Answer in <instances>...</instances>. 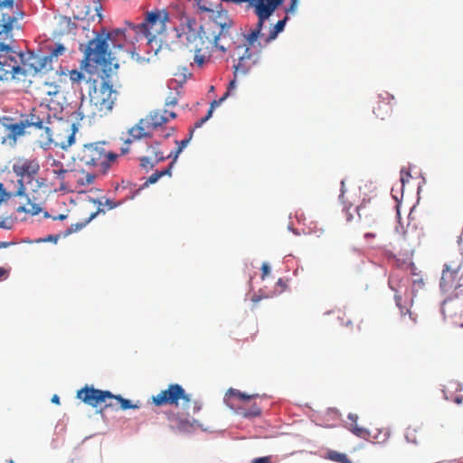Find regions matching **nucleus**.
<instances>
[{"label": "nucleus", "instance_id": "1", "mask_svg": "<svg viewBox=\"0 0 463 463\" xmlns=\"http://www.w3.org/2000/svg\"><path fill=\"white\" fill-rule=\"evenodd\" d=\"M62 112L61 102L49 100L33 107L24 115L29 128L40 131V137L46 145L55 144L65 149L75 141V124L62 120L59 115Z\"/></svg>", "mask_w": 463, "mask_h": 463}, {"label": "nucleus", "instance_id": "2", "mask_svg": "<svg viewBox=\"0 0 463 463\" xmlns=\"http://www.w3.org/2000/svg\"><path fill=\"white\" fill-rule=\"evenodd\" d=\"M24 16V11L14 0H0V80H11L26 74V70L21 66L24 54L12 48L14 31L21 28L19 23Z\"/></svg>", "mask_w": 463, "mask_h": 463}, {"label": "nucleus", "instance_id": "3", "mask_svg": "<svg viewBox=\"0 0 463 463\" xmlns=\"http://www.w3.org/2000/svg\"><path fill=\"white\" fill-rule=\"evenodd\" d=\"M125 40V31L116 29L109 33H105L102 29L101 33H96L95 37L88 42L83 52L84 58L81 61L82 66L90 71V69L101 70L106 71L107 68L111 65L112 48L121 49Z\"/></svg>", "mask_w": 463, "mask_h": 463}, {"label": "nucleus", "instance_id": "4", "mask_svg": "<svg viewBox=\"0 0 463 463\" xmlns=\"http://www.w3.org/2000/svg\"><path fill=\"white\" fill-rule=\"evenodd\" d=\"M118 158V154L105 149L103 143L84 145L78 153L79 162L99 174H105L111 164Z\"/></svg>", "mask_w": 463, "mask_h": 463}, {"label": "nucleus", "instance_id": "5", "mask_svg": "<svg viewBox=\"0 0 463 463\" xmlns=\"http://www.w3.org/2000/svg\"><path fill=\"white\" fill-rule=\"evenodd\" d=\"M77 398L93 408L102 403L105 404V408H118V405L122 410L139 408L137 404H132L131 401L121 395H115L109 391L96 389L89 385H85L78 391Z\"/></svg>", "mask_w": 463, "mask_h": 463}, {"label": "nucleus", "instance_id": "6", "mask_svg": "<svg viewBox=\"0 0 463 463\" xmlns=\"http://www.w3.org/2000/svg\"><path fill=\"white\" fill-rule=\"evenodd\" d=\"M180 402L184 410L192 406L193 414L198 412L202 408V404L197 401H193L191 394L187 393L178 383H171L168 385L167 389L152 396V402L158 407L165 405L178 407Z\"/></svg>", "mask_w": 463, "mask_h": 463}, {"label": "nucleus", "instance_id": "7", "mask_svg": "<svg viewBox=\"0 0 463 463\" xmlns=\"http://www.w3.org/2000/svg\"><path fill=\"white\" fill-rule=\"evenodd\" d=\"M233 3H247L250 7L254 9L258 16L256 27L247 35V41L252 45L259 37L264 36L263 27L267 19L282 4V0H228Z\"/></svg>", "mask_w": 463, "mask_h": 463}, {"label": "nucleus", "instance_id": "8", "mask_svg": "<svg viewBox=\"0 0 463 463\" xmlns=\"http://www.w3.org/2000/svg\"><path fill=\"white\" fill-rule=\"evenodd\" d=\"M26 190L22 197L25 203L17 208L19 213H26L36 215L42 211V204L47 192V184L44 178L36 177L31 183H24Z\"/></svg>", "mask_w": 463, "mask_h": 463}, {"label": "nucleus", "instance_id": "9", "mask_svg": "<svg viewBox=\"0 0 463 463\" xmlns=\"http://www.w3.org/2000/svg\"><path fill=\"white\" fill-rule=\"evenodd\" d=\"M169 19L168 13L165 10H154L147 12L145 20L133 25V30L138 35H142L151 42L157 35L165 31V24Z\"/></svg>", "mask_w": 463, "mask_h": 463}, {"label": "nucleus", "instance_id": "10", "mask_svg": "<svg viewBox=\"0 0 463 463\" xmlns=\"http://www.w3.org/2000/svg\"><path fill=\"white\" fill-rule=\"evenodd\" d=\"M196 24L194 20L188 19L185 24H182L176 29V35L179 38L181 43L186 46L189 52L194 53V61L198 65H203L205 57L201 54V48L199 45H203V42L202 37L199 36L197 31L194 26Z\"/></svg>", "mask_w": 463, "mask_h": 463}, {"label": "nucleus", "instance_id": "11", "mask_svg": "<svg viewBox=\"0 0 463 463\" xmlns=\"http://www.w3.org/2000/svg\"><path fill=\"white\" fill-rule=\"evenodd\" d=\"M117 99V91L113 90V85L103 80L99 88H94L90 92V103L95 108L92 115H106L111 111L115 100Z\"/></svg>", "mask_w": 463, "mask_h": 463}, {"label": "nucleus", "instance_id": "12", "mask_svg": "<svg viewBox=\"0 0 463 463\" xmlns=\"http://www.w3.org/2000/svg\"><path fill=\"white\" fill-rule=\"evenodd\" d=\"M12 169L18 177L16 194H24V183H31V180L38 177L40 165L35 158L20 157L14 162Z\"/></svg>", "mask_w": 463, "mask_h": 463}, {"label": "nucleus", "instance_id": "13", "mask_svg": "<svg viewBox=\"0 0 463 463\" xmlns=\"http://www.w3.org/2000/svg\"><path fill=\"white\" fill-rule=\"evenodd\" d=\"M259 396V394L248 395L239 390L230 388L225 393V402L232 408L237 406L238 413L244 418H250L260 416L261 413L260 408L255 402H253L248 409L243 406H240L237 402L247 404L251 400H254Z\"/></svg>", "mask_w": 463, "mask_h": 463}, {"label": "nucleus", "instance_id": "14", "mask_svg": "<svg viewBox=\"0 0 463 463\" xmlns=\"http://www.w3.org/2000/svg\"><path fill=\"white\" fill-rule=\"evenodd\" d=\"M439 286L444 291L463 287V261L461 260H453L444 265Z\"/></svg>", "mask_w": 463, "mask_h": 463}, {"label": "nucleus", "instance_id": "15", "mask_svg": "<svg viewBox=\"0 0 463 463\" xmlns=\"http://www.w3.org/2000/svg\"><path fill=\"white\" fill-rule=\"evenodd\" d=\"M246 42L248 41L246 40ZM253 43H255V42ZM248 45L249 46L247 47L238 46L236 49L238 62L233 66L235 77H238L239 75H246L258 62V54L250 52V47H253L254 44Z\"/></svg>", "mask_w": 463, "mask_h": 463}, {"label": "nucleus", "instance_id": "16", "mask_svg": "<svg viewBox=\"0 0 463 463\" xmlns=\"http://www.w3.org/2000/svg\"><path fill=\"white\" fill-rule=\"evenodd\" d=\"M175 117L176 114L175 112L165 109L163 111L156 110L150 112L146 118H144V119L146 121L147 125H149L150 129L153 132Z\"/></svg>", "mask_w": 463, "mask_h": 463}, {"label": "nucleus", "instance_id": "17", "mask_svg": "<svg viewBox=\"0 0 463 463\" xmlns=\"http://www.w3.org/2000/svg\"><path fill=\"white\" fill-rule=\"evenodd\" d=\"M152 134L153 132L149 125H147L144 118H141L135 126L128 129L129 137L125 141V144L129 145L134 141L151 137Z\"/></svg>", "mask_w": 463, "mask_h": 463}, {"label": "nucleus", "instance_id": "18", "mask_svg": "<svg viewBox=\"0 0 463 463\" xmlns=\"http://www.w3.org/2000/svg\"><path fill=\"white\" fill-rule=\"evenodd\" d=\"M147 151H150V156H142L140 158V165L146 169H151L154 167L155 163H158L165 159V156L158 149V144L156 146H147Z\"/></svg>", "mask_w": 463, "mask_h": 463}, {"label": "nucleus", "instance_id": "19", "mask_svg": "<svg viewBox=\"0 0 463 463\" xmlns=\"http://www.w3.org/2000/svg\"><path fill=\"white\" fill-rule=\"evenodd\" d=\"M393 99L392 97H390L388 94L386 97L379 96V99L376 102V105L373 107V113L376 116V118L384 120L386 118H388L392 110V104L390 102V99Z\"/></svg>", "mask_w": 463, "mask_h": 463}, {"label": "nucleus", "instance_id": "20", "mask_svg": "<svg viewBox=\"0 0 463 463\" xmlns=\"http://www.w3.org/2000/svg\"><path fill=\"white\" fill-rule=\"evenodd\" d=\"M66 49L61 43H55L54 46L49 47V53L42 58L41 67L45 68L52 65L53 61L63 55Z\"/></svg>", "mask_w": 463, "mask_h": 463}, {"label": "nucleus", "instance_id": "21", "mask_svg": "<svg viewBox=\"0 0 463 463\" xmlns=\"http://www.w3.org/2000/svg\"><path fill=\"white\" fill-rule=\"evenodd\" d=\"M423 437V428L420 425H410L405 431V439L408 442L418 444Z\"/></svg>", "mask_w": 463, "mask_h": 463}, {"label": "nucleus", "instance_id": "22", "mask_svg": "<svg viewBox=\"0 0 463 463\" xmlns=\"http://www.w3.org/2000/svg\"><path fill=\"white\" fill-rule=\"evenodd\" d=\"M287 20L288 15H286L285 18H283L282 20L278 21L274 26L270 27L268 34L263 33L264 36L259 37L258 39L263 40L265 43H269L274 40L277 37V35L284 30Z\"/></svg>", "mask_w": 463, "mask_h": 463}, {"label": "nucleus", "instance_id": "23", "mask_svg": "<svg viewBox=\"0 0 463 463\" xmlns=\"http://www.w3.org/2000/svg\"><path fill=\"white\" fill-rule=\"evenodd\" d=\"M44 93L46 94V98L43 102L47 103L49 100H53L54 102H59L55 100V99L61 97V87L54 82H45L44 83Z\"/></svg>", "mask_w": 463, "mask_h": 463}, {"label": "nucleus", "instance_id": "24", "mask_svg": "<svg viewBox=\"0 0 463 463\" xmlns=\"http://www.w3.org/2000/svg\"><path fill=\"white\" fill-rule=\"evenodd\" d=\"M187 417L186 418H181V417H175L172 419V421L174 422L175 428L181 431H187L190 428L194 426V423L195 422L194 420L190 419V412H186Z\"/></svg>", "mask_w": 463, "mask_h": 463}, {"label": "nucleus", "instance_id": "25", "mask_svg": "<svg viewBox=\"0 0 463 463\" xmlns=\"http://www.w3.org/2000/svg\"><path fill=\"white\" fill-rule=\"evenodd\" d=\"M173 164H174V162H172L167 168H165L162 171H156L154 174H152L147 178V180L144 183V185L147 186L149 184H153L156 183L158 181V179L161 178L162 176L166 175H171V167H172Z\"/></svg>", "mask_w": 463, "mask_h": 463}, {"label": "nucleus", "instance_id": "26", "mask_svg": "<svg viewBox=\"0 0 463 463\" xmlns=\"http://www.w3.org/2000/svg\"><path fill=\"white\" fill-rule=\"evenodd\" d=\"M348 429L349 430L354 434L355 436L361 438V439H368L370 437V432L367 429L364 427L358 426L357 422L355 423H348Z\"/></svg>", "mask_w": 463, "mask_h": 463}, {"label": "nucleus", "instance_id": "27", "mask_svg": "<svg viewBox=\"0 0 463 463\" xmlns=\"http://www.w3.org/2000/svg\"><path fill=\"white\" fill-rule=\"evenodd\" d=\"M118 205H119V203H116L111 199H106L104 201V203L99 202V207L98 211L96 213H93L90 214L88 222L94 219L99 213H105L104 207H107V209L111 210V209H114L115 207H117Z\"/></svg>", "mask_w": 463, "mask_h": 463}, {"label": "nucleus", "instance_id": "28", "mask_svg": "<svg viewBox=\"0 0 463 463\" xmlns=\"http://www.w3.org/2000/svg\"><path fill=\"white\" fill-rule=\"evenodd\" d=\"M26 128H29V125L26 123V119L24 115H22L19 123L11 125L12 133L15 136L24 135Z\"/></svg>", "mask_w": 463, "mask_h": 463}, {"label": "nucleus", "instance_id": "29", "mask_svg": "<svg viewBox=\"0 0 463 463\" xmlns=\"http://www.w3.org/2000/svg\"><path fill=\"white\" fill-rule=\"evenodd\" d=\"M328 458L332 461L338 462V463H352V461L347 458V456L344 453L330 450L327 453Z\"/></svg>", "mask_w": 463, "mask_h": 463}, {"label": "nucleus", "instance_id": "30", "mask_svg": "<svg viewBox=\"0 0 463 463\" xmlns=\"http://www.w3.org/2000/svg\"><path fill=\"white\" fill-rule=\"evenodd\" d=\"M56 168L52 169V174L60 180H63L65 174L68 173V170L65 169L62 164L59 161H54L52 164Z\"/></svg>", "mask_w": 463, "mask_h": 463}, {"label": "nucleus", "instance_id": "31", "mask_svg": "<svg viewBox=\"0 0 463 463\" xmlns=\"http://www.w3.org/2000/svg\"><path fill=\"white\" fill-rule=\"evenodd\" d=\"M23 194H16V190L13 192H6L4 184L0 183V203L2 202H5L11 197L19 196L22 197Z\"/></svg>", "mask_w": 463, "mask_h": 463}, {"label": "nucleus", "instance_id": "32", "mask_svg": "<svg viewBox=\"0 0 463 463\" xmlns=\"http://www.w3.org/2000/svg\"><path fill=\"white\" fill-rule=\"evenodd\" d=\"M193 135V131H191L190 133V137H192ZM191 137L187 138V139H184L180 142L176 141V144L178 145L176 150L175 153L171 152L169 155H168V157H171V156H174V161L176 160V158L178 157V155L183 151V149L187 146L189 140H190Z\"/></svg>", "mask_w": 463, "mask_h": 463}, {"label": "nucleus", "instance_id": "33", "mask_svg": "<svg viewBox=\"0 0 463 463\" xmlns=\"http://www.w3.org/2000/svg\"><path fill=\"white\" fill-rule=\"evenodd\" d=\"M69 78L72 83H80L84 80V74L78 70H71L69 71Z\"/></svg>", "mask_w": 463, "mask_h": 463}, {"label": "nucleus", "instance_id": "34", "mask_svg": "<svg viewBox=\"0 0 463 463\" xmlns=\"http://www.w3.org/2000/svg\"><path fill=\"white\" fill-rule=\"evenodd\" d=\"M229 97V91H226L222 97H221L219 99H215L211 103L210 109L208 111L213 112V109L220 106L227 98Z\"/></svg>", "mask_w": 463, "mask_h": 463}, {"label": "nucleus", "instance_id": "35", "mask_svg": "<svg viewBox=\"0 0 463 463\" xmlns=\"http://www.w3.org/2000/svg\"><path fill=\"white\" fill-rule=\"evenodd\" d=\"M99 173H88L85 175L84 176V180H81L80 183L82 184H90L94 182L95 180V177H96V175H98Z\"/></svg>", "mask_w": 463, "mask_h": 463}, {"label": "nucleus", "instance_id": "36", "mask_svg": "<svg viewBox=\"0 0 463 463\" xmlns=\"http://www.w3.org/2000/svg\"><path fill=\"white\" fill-rule=\"evenodd\" d=\"M211 117L212 111H208L205 117L202 118L194 124V128H201Z\"/></svg>", "mask_w": 463, "mask_h": 463}, {"label": "nucleus", "instance_id": "37", "mask_svg": "<svg viewBox=\"0 0 463 463\" xmlns=\"http://www.w3.org/2000/svg\"><path fill=\"white\" fill-rule=\"evenodd\" d=\"M411 177L410 172L404 170V169H402L401 171V181L402 184H404L405 182H409L410 178Z\"/></svg>", "mask_w": 463, "mask_h": 463}, {"label": "nucleus", "instance_id": "38", "mask_svg": "<svg viewBox=\"0 0 463 463\" xmlns=\"http://www.w3.org/2000/svg\"><path fill=\"white\" fill-rule=\"evenodd\" d=\"M251 463H271V457H261L254 458Z\"/></svg>", "mask_w": 463, "mask_h": 463}, {"label": "nucleus", "instance_id": "39", "mask_svg": "<svg viewBox=\"0 0 463 463\" xmlns=\"http://www.w3.org/2000/svg\"><path fill=\"white\" fill-rule=\"evenodd\" d=\"M177 104V99L175 97H168L165 100L166 107L175 106Z\"/></svg>", "mask_w": 463, "mask_h": 463}, {"label": "nucleus", "instance_id": "40", "mask_svg": "<svg viewBox=\"0 0 463 463\" xmlns=\"http://www.w3.org/2000/svg\"><path fill=\"white\" fill-rule=\"evenodd\" d=\"M261 270H262V279H264L270 271L269 264L263 263L261 266Z\"/></svg>", "mask_w": 463, "mask_h": 463}, {"label": "nucleus", "instance_id": "41", "mask_svg": "<svg viewBox=\"0 0 463 463\" xmlns=\"http://www.w3.org/2000/svg\"><path fill=\"white\" fill-rule=\"evenodd\" d=\"M347 419L350 421L349 423H355L358 420V416L354 413H349Z\"/></svg>", "mask_w": 463, "mask_h": 463}, {"label": "nucleus", "instance_id": "42", "mask_svg": "<svg viewBox=\"0 0 463 463\" xmlns=\"http://www.w3.org/2000/svg\"><path fill=\"white\" fill-rule=\"evenodd\" d=\"M236 88V80H232L230 81L229 86L226 91H229V96L231 95V91Z\"/></svg>", "mask_w": 463, "mask_h": 463}, {"label": "nucleus", "instance_id": "43", "mask_svg": "<svg viewBox=\"0 0 463 463\" xmlns=\"http://www.w3.org/2000/svg\"><path fill=\"white\" fill-rule=\"evenodd\" d=\"M8 275V270L5 268H0V280L6 278Z\"/></svg>", "mask_w": 463, "mask_h": 463}, {"label": "nucleus", "instance_id": "44", "mask_svg": "<svg viewBox=\"0 0 463 463\" xmlns=\"http://www.w3.org/2000/svg\"><path fill=\"white\" fill-rule=\"evenodd\" d=\"M52 403L60 404V397L57 394H54L51 399Z\"/></svg>", "mask_w": 463, "mask_h": 463}, {"label": "nucleus", "instance_id": "45", "mask_svg": "<svg viewBox=\"0 0 463 463\" xmlns=\"http://www.w3.org/2000/svg\"><path fill=\"white\" fill-rule=\"evenodd\" d=\"M297 1L298 0H291V14H293L294 12H295V7L297 5Z\"/></svg>", "mask_w": 463, "mask_h": 463}, {"label": "nucleus", "instance_id": "46", "mask_svg": "<svg viewBox=\"0 0 463 463\" xmlns=\"http://www.w3.org/2000/svg\"><path fill=\"white\" fill-rule=\"evenodd\" d=\"M66 217L67 216L65 214H60V215H58L56 217H53V220H61V221H62V220L66 219Z\"/></svg>", "mask_w": 463, "mask_h": 463}, {"label": "nucleus", "instance_id": "47", "mask_svg": "<svg viewBox=\"0 0 463 463\" xmlns=\"http://www.w3.org/2000/svg\"><path fill=\"white\" fill-rule=\"evenodd\" d=\"M11 243L10 242H7V241H2L0 242V249L2 248H6L10 245Z\"/></svg>", "mask_w": 463, "mask_h": 463}, {"label": "nucleus", "instance_id": "48", "mask_svg": "<svg viewBox=\"0 0 463 463\" xmlns=\"http://www.w3.org/2000/svg\"><path fill=\"white\" fill-rule=\"evenodd\" d=\"M463 402V396H458L455 398V402L461 403Z\"/></svg>", "mask_w": 463, "mask_h": 463}, {"label": "nucleus", "instance_id": "49", "mask_svg": "<svg viewBox=\"0 0 463 463\" xmlns=\"http://www.w3.org/2000/svg\"><path fill=\"white\" fill-rule=\"evenodd\" d=\"M375 235L373 233L367 232L364 234L365 238H373Z\"/></svg>", "mask_w": 463, "mask_h": 463}, {"label": "nucleus", "instance_id": "50", "mask_svg": "<svg viewBox=\"0 0 463 463\" xmlns=\"http://www.w3.org/2000/svg\"><path fill=\"white\" fill-rule=\"evenodd\" d=\"M128 150H129V148H128V147H123V148L121 149V152H122V154H126V153H128Z\"/></svg>", "mask_w": 463, "mask_h": 463}, {"label": "nucleus", "instance_id": "51", "mask_svg": "<svg viewBox=\"0 0 463 463\" xmlns=\"http://www.w3.org/2000/svg\"><path fill=\"white\" fill-rule=\"evenodd\" d=\"M344 185H345V182L342 181L341 182V186H342L341 191H342V194L344 193Z\"/></svg>", "mask_w": 463, "mask_h": 463}, {"label": "nucleus", "instance_id": "52", "mask_svg": "<svg viewBox=\"0 0 463 463\" xmlns=\"http://www.w3.org/2000/svg\"><path fill=\"white\" fill-rule=\"evenodd\" d=\"M219 39V36H216L214 41H215V43L217 44V40Z\"/></svg>", "mask_w": 463, "mask_h": 463}, {"label": "nucleus", "instance_id": "53", "mask_svg": "<svg viewBox=\"0 0 463 463\" xmlns=\"http://www.w3.org/2000/svg\"><path fill=\"white\" fill-rule=\"evenodd\" d=\"M6 463H14V461L12 459H9L6 461Z\"/></svg>", "mask_w": 463, "mask_h": 463}, {"label": "nucleus", "instance_id": "54", "mask_svg": "<svg viewBox=\"0 0 463 463\" xmlns=\"http://www.w3.org/2000/svg\"><path fill=\"white\" fill-rule=\"evenodd\" d=\"M82 106H83V99L81 100L80 109L82 108Z\"/></svg>", "mask_w": 463, "mask_h": 463}, {"label": "nucleus", "instance_id": "55", "mask_svg": "<svg viewBox=\"0 0 463 463\" xmlns=\"http://www.w3.org/2000/svg\"><path fill=\"white\" fill-rule=\"evenodd\" d=\"M279 285H282V280L281 279H279V282H278Z\"/></svg>", "mask_w": 463, "mask_h": 463}, {"label": "nucleus", "instance_id": "56", "mask_svg": "<svg viewBox=\"0 0 463 463\" xmlns=\"http://www.w3.org/2000/svg\"><path fill=\"white\" fill-rule=\"evenodd\" d=\"M95 3H99V0H93Z\"/></svg>", "mask_w": 463, "mask_h": 463}]
</instances>
